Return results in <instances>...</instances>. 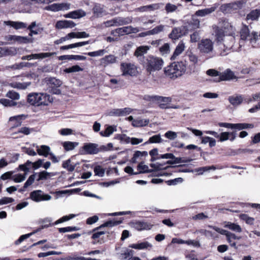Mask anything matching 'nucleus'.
Wrapping results in <instances>:
<instances>
[{"mask_svg": "<svg viewBox=\"0 0 260 260\" xmlns=\"http://www.w3.org/2000/svg\"><path fill=\"white\" fill-rule=\"evenodd\" d=\"M133 227L137 230H150L152 225L144 221H136L132 223Z\"/></svg>", "mask_w": 260, "mask_h": 260, "instance_id": "obj_22", "label": "nucleus"}, {"mask_svg": "<svg viewBox=\"0 0 260 260\" xmlns=\"http://www.w3.org/2000/svg\"><path fill=\"white\" fill-rule=\"evenodd\" d=\"M213 29L215 35V40L217 43H221L223 41V38L224 37V32L222 28H220L219 26L216 25H213Z\"/></svg>", "mask_w": 260, "mask_h": 260, "instance_id": "obj_15", "label": "nucleus"}, {"mask_svg": "<svg viewBox=\"0 0 260 260\" xmlns=\"http://www.w3.org/2000/svg\"><path fill=\"white\" fill-rule=\"evenodd\" d=\"M0 103L5 107H13L17 105L16 102L6 99H0Z\"/></svg>", "mask_w": 260, "mask_h": 260, "instance_id": "obj_47", "label": "nucleus"}, {"mask_svg": "<svg viewBox=\"0 0 260 260\" xmlns=\"http://www.w3.org/2000/svg\"><path fill=\"white\" fill-rule=\"evenodd\" d=\"M184 50H175L173 54L171 57V60H175L182 57V59L185 58L186 53L183 52ZM184 60L183 59H182Z\"/></svg>", "mask_w": 260, "mask_h": 260, "instance_id": "obj_37", "label": "nucleus"}, {"mask_svg": "<svg viewBox=\"0 0 260 260\" xmlns=\"http://www.w3.org/2000/svg\"><path fill=\"white\" fill-rule=\"evenodd\" d=\"M121 70L123 76H137L139 73L137 67L131 63H122Z\"/></svg>", "mask_w": 260, "mask_h": 260, "instance_id": "obj_5", "label": "nucleus"}, {"mask_svg": "<svg viewBox=\"0 0 260 260\" xmlns=\"http://www.w3.org/2000/svg\"><path fill=\"white\" fill-rule=\"evenodd\" d=\"M30 198L36 202H40L49 201L52 199V197L48 194L45 193L41 190H36L30 193Z\"/></svg>", "mask_w": 260, "mask_h": 260, "instance_id": "obj_6", "label": "nucleus"}, {"mask_svg": "<svg viewBox=\"0 0 260 260\" xmlns=\"http://www.w3.org/2000/svg\"><path fill=\"white\" fill-rule=\"evenodd\" d=\"M260 17V9H256L251 10L246 16L247 20L256 21Z\"/></svg>", "mask_w": 260, "mask_h": 260, "instance_id": "obj_25", "label": "nucleus"}, {"mask_svg": "<svg viewBox=\"0 0 260 260\" xmlns=\"http://www.w3.org/2000/svg\"><path fill=\"white\" fill-rule=\"evenodd\" d=\"M47 84L50 88L51 92L55 94L61 93V90L59 87L62 85V82L54 77H50L47 79Z\"/></svg>", "mask_w": 260, "mask_h": 260, "instance_id": "obj_7", "label": "nucleus"}, {"mask_svg": "<svg viewBox=\"0 0 260 260\" xmlns=\"http://www.w3.org/2000/svg\"><path fill=\"white\" fill-rule=\"evenodd\" d=\"M128 26L118 28L115 29L116 33L119 36H123L124 34H129Z\"/></svg>", "mask_w": 260, "mask_h": 260, "instance_id": "obj_53", "label": "nucleus"}, {"mask_svg": "<svg viewBox=\"0 0 260 260\" xmlns=\"http://www.w3.org/2000/svg\"><path fill=\"white\" fill-rule=\"evenodd\" d=\"M4 24L7 26H10L15 29H19L27 28V24L23 22L5 21Z\"/></svg>", "mask_w": 260, "mask_h": 260, "instance_id": "obj_21", "label": "nucleus"}, {"mask_svg": "<svg viewBox=\"0 0 260 260\" xmlns=\"http://www.w3.org/2000/svg\"><path fill=\"white\" fill-rule=\"evenodd\" d=\"M94 16L96 17H102L107 15V13L104 8V6L100 4H95L92 9Z\"/></svg>", "mask_w": 260, "mask_h": 260, "instance_id": "obj_16", "label": "nucleus"}, {"mask_svg": "<svg viewBox=\"0 0 260 260\" xmlns=\"http://www.w3.org/2000/svg\"><path fill=\"white\" fill-rule=\"evenodd\" d=\"M70 4L68 3H54L46 6L45 10L52 12H58L59 11H64L69 10Z\"/></svg>", "mask_w": 260, "mask_h": 260, "instance_id": "obj_8", "label": "nucleus"}, {"mask_svg": "<svg viewBox=\"0 0 260 260\" xmlns=\"http://www.w3.org/2000/svg\"><path fill=\"white\" fill-rule=\"evenodd\" d=\"M147 152L146 151H137L135 152V153L134 154V156L132 158V161L133 162H136L137 161V158H138L139 157L143 156L144 155H147Z\"/></svg>", "mask_w": 260, "mask_h": 260, "instance_id": "obj_58", "label": "nucleus"}, {"mask_svg": "<svg viewBox=\"0 0 260 260\" xmlns=\"http://www.w3.org/2000/svg\"><path fill=\"white\" fill-rule=\"evenodd\" d=\"M219 141L223 142L226 141L230 138V133L222 132L219 135L218 138Z\"/></svg>", "mask_w": 260, "mask_h": 260, "instance_id": "obj_64", "label": "nucleus"}, {"mask_svg": "<svg viewBox=\"0 0 260 260\" xmlns=\"http://www.w3.org/2000/svg\"><path fill=\"white\" fill-rule=\"evenodd\" d=\"M116 61V58L114 55H108L105 56L102 59V62L106 66L110 63H113Z\"/></svg>", "mask_w": 260, "mask_h": 260, "instance_id": "obj_42", "label": "nucleus"}, {"mask_svg": "<svg viewBox=\"0 0 260 260\" xmlns=\"http://www.w3.org/2000/svg\"><path fill=\"white\" fill-rule=\"evenodd\" d=\"M199 49H213V42L210 39L202 40L199 45Z\"/></svg>", "mask_w": 260, "mask_h": 260, "instance_id": "obj_32", "label": "nucleus"}, {"mask_svg": "<svg viewBox=\"0 0 260 260\" xmlns=\"http://www.w3.org/2000/svg\"><path fill=\"white\" fill-rule=\"evenodd\" d=\"M147 50H136L135 55L142 61L146 71L151 74L152 72L160 70L164 66V60L161 58L153 56H149L145 58L144 54Z\"/></svg>", "mask_w": 260, "mask_h": 260, "instance_id": "obj_1", "label": "nucleus"}, {"mask_svg": "<svg viewBox=\"0 0 260 260\" xmlns=\"http://www.w3.org/2000/svg\"><path fill=\"white\" fill-rule=\"evenodd\" d=\"M149 122L148 119H137L133 121L132 125L135 127H141L146 126Z\"/></svg>", "mask_w": 260, "mask_h": 260, "instance_id": "obj_36", "label": "nucleus"}, {"mask_svg": "<svg viewBox=\"0 0 260 260\" xmlns=\"http://www.w3.org/2000/svg\"><path fill=\"white\" fill-rule=\"evenodd\" d=\"M134 251L127 248H124L120 253L119 257L122 259H125L133 255Z\"/></svg>", "mask_w": 260, "mask_h": 260, "instance_id": "obj_34", "label": "nucleus"}, {"mask_svg": "<svg viewBox=\"0 0 260 260\" xmlns=\"http://www.w3.org/2000/svg\"><path fill=\"white\" fill-rule=\"evenodd\" d=\"M178 133L173 131H169L165 134V137L170 140H174L177 137Z\"/></svg>", "mask_w": 260, "mask_h": 260, "instance_id": "obj_54", "label": "nucleus"}, {"mask_svg": "<svg viewBox=\"0 0 260 260\" xmlns=\"http://www.w3.org/2000/svg\"><path fill=\"white\" fill-rule=\"evenodd\" d=\"M7 41H13L18 44H25L29 42L30 39L27 37H22L16 35H9L6 37Z\"/></svg>", "mask_w": 260, "mask_h": 260, "instance_id": "obj_11", "label": "nucleus"}, {"mask_svg": "<svg viewBox=\"0 0 260 260\" xmlns=\"http://www.w3.org/2000/svg\"><path fill=\"white\" fill-rule=\"evenodd\" d=\"M219 25L218 26L220 27V28H222L226 33L229 32V34H230L233 32V26L228 20L225 19L220 20L219 22Z\"/></svg>", "mask_w": 260, "mask_h": 260, "instance_id": "obj_24", "label": "nucleus"}, {"mask_svg": "<svg viewBox=\"0 0 260 260\" xmlns=\"http://www.w3.org/2000/svg\"><path fill=\"white\" fill-rule=\"evenodd\" d=\"M218 4H214L212 7L198 10L196 12L195 15L199 17H204L214 12L218 7Z\"/></svg>", "mask_w": 260, "mask_h": 260, "instance_id": "obj_17", "label": "nucleus"}, {"mask_svg": "<svg viewBox=\"0 0 260 260\" xmlns=\"http://www.w3.org/2000/svg\"><path fill=\"white\" fill-rule=\"evenodd\" d=\"M243 100L244 98L242 94H236L228 98L229 103L235 107L240 105L243 103Z\"/></svg>", "mask_w": 260, "mask_h": 260, "instance_id": "obj_12", "label": "nucleus"}, {"mask_svg": "<svg viewBox=\"0 0 260 260\" xmlns=\"http://www.w3.org/2000/svg\"><path fill=\"white\" fill-rule=\"evenodd\" d=\"M6 96L8 98L11 99L13 101L14 100H18L20 99V94L14 90L8 91Z\"/></svg>", "mask_w": 260, "mask_h": 260, "instance_id": "obj_46", "label": "nucleus"}, {"mask_svg": "<svg viewBox=\"0 0 260 260\" xmlns=\"http://www.w3.org/2000/svg\"><path fill=\"white\" fill-rule=\"evenodd\" d=\"M37 152L40 155L47 157L50 153V148L47 145H41L40 147L37 146Z\"/></svg>", "mask_w": 260, "mask_h": 260, "instance_id": "obj_27", "label": "nucleus"}, {"mask_svg": "<svg viewBox=\"0 0 260 260\" xmlns=\"http://www.w3.org/2000/svg\"><path fill=\"white\" fill-rule=\"evenodd\" d=\"M16 50H0V57L6 55H13L16 53Z\"/></svg>", "mask_w": 260, "mask_h": 260, "instance_id": "obj_59", "label": "nucleus"}, {"mask_svg": "<svg viewBox=\"0 0 260 260\" xmlns=\"http://www.w3.org/2000/svg\"><path fill=\"white\" fill-rule=\"evenodd\" d=\"M52 100L51 96L46 93H31L27 96L28 102L35 106L47 105L48 103L51 102Z\"/></svg>", "mask_w": 260, "mask_h": 260, "instance_id": "obj_3", "label": "nucleus"}, {"mask_svg": "<svg viewBox=\"0 0 260 260\" xmlns=\"http://www.w3.org/2000/svg\"><path fill=\"white\" fill-rule=\"evenodd\" d=\"M30 85V82H16L15 83H13L12 84V87L15 88H17L19 89H26L28 86Z\"/></svg>", "mask_w": 260, "mask_h": 260, "instance_id": "obj_44", "label": "nucleus"}, {"mask_svg": "<svg viewBox=\"0 0 260 260\" xmlns=\"http://www.w3.org/2000/svg\"><path fill=\"white\" fill-rule=\"evenodd\" d=\"M78 229L76 226H67L65 228H60L58 229L59 233H66L73 231H76Z\"/></svg>", "mask_w": 260, "mask_h": 260, "instance_id": "obj_60", "label": "nucleus"}, {"mask_svg": "<svg viewBox=\"0 0 260 260\" xmlns=\"http://www.w3.org/2000/svg\"><path fill=\"white\" fill-rule=\"evenodd\" d=\"M186 71V61L183 60L174 62L164 69L165 75L172 79L182 76Z\"/></svg>", "mask_w": 260, "mask_h": 260, "instance_id": "obj_2", "label": "nucleus"}, {"mask_svg": "<svg viewBox=\"0 0 260 260\" xmlns=\"http://www.w3.org/2000/svg\"><path fill=\"white\" fill-rule=\"evenodd\" d=\"M76 23L72 20H59L56 22L55 27L57 29L73 28L76 26Z\"/></svg>", "mask_w": 260, "mask_h": 260, "instance_id": "obj_14", "label": "nucleus"}, {"mask_svg": "<svg viewBox=\"0 0 260 260\" xmlns=\"http://www.w3.org/2000/svg\"><path fill=\"white\" fill-rule=\"evenodd\" d=\"M75 217V215L73 214H70L69 215L64 216L58 219L54 222V224H57L67 221H68Z\"/></svg>", "mask_w": 260, "mask_h": 260, "instance_id": "obj_50", "label": "nucleus"}, {"mask_svg": "<svg viewBox=\"0 0 260 260\" xmlns=\"http://www.w3.org/2000/svg\"><path fill=\"white\" fill-rule=\"evenodd\" d=\"M82 70L83 69L81 68L80 66H79L78 65H75L71 67L66 68L63 70V72L66 73H71L82 71Z\"/></svg>", "mask_w": 260, "mask_h": 260, "instance_id": "obj_45", "label": "nucleus"}, {"mask_svg": "<svg viewBox=\"0 0 260 260\" xmlns=\"http://www.w3.org/2000/svg\"><path fill=\"white\" fill-rule=\"evenodd\" d=\"M215 50H202L201 52L203 55L205 56V59L210 58L216 55Z\"/></svg>", "mask_w": 260, "mask_h": 260, "instance_id": "obj_43", "label": "nucleus"}, {"mask_svg": "<svg viewBox=\"0 0 260 260\" xmlns=\"http://www.w3.org/2000/svg\"><path fill=\"white\" fill-rule=\"evenodd\" d=\"M36 174L35 173L29 177L27 181L24 183V188H27L29 186L31 185L34 183L35 179L36 178Z\"/></svg>", "mask_w": 260, "mask_h": 260, "instance_id": "obj_62", "label": "nucleus"}, {"mask_svg": "<svg viewBox=\"0 0 260 260\" xmlns=\"http://www.w3.org/2000/svg\"><path fill=\"white\" fill-rule=\"evenodd\" d=\"M238 5L236 3H228L222 5L220 7V10L223 13H231L232 11L237 10Z\"/></svg>", "mask_w": 260, "mask_h": 260, "instance_id": "obj_18", "label": "nucleus"}, {"mask_svg": "<svg viewBox=\"0 0 260 260\" xmlns=\"http://www.w3.org/2000/svg\"><path fill=\"white\" fill-rule=\"evenodd\" d=\"M89 41H82L81 42L75 43L68 45L61 46L60 49H72L73 48H77L82 47L83 45L88 44Z\"/></svg>", "mask_w": 260, "mask_h": 260, "instance_id": "obj_35", "label": "nucleus"}, {"mask_svg": "<svg viewBox=\"0 0 260 260\" xmlns=\"http://www.w3.org/2000/svg\"><path fill=\"white\" fill-rule=\"evenodd\" d=\"M50 173L45 171L40 172L38 174V178L37 179V180L40 181L41 180H46L50 176Z\"/></svg>", "mask_w": 260, "mask_h": 260, "instance_id": "obj_51", "label": "nucleus"}, {"mask_svg": "<svg viewBox=\"0 0 260 260\" xmlns=\"http://www.w3.org/2000/svg\"><path fill=\"white\" fill-rule=\"evenodd\" d=\"M98 145L94 143H86L83 148L87 154H96L99 151Z\"/></svg>", "mask_w": 260, "mask_h": 260, "instance_id": "obj_19", "label": "nucleus"}, {"mask_svg": "<svg viewBox=\"0 0 260 260\" xmlns=\"http://www.w3.org/2000/svg\"><path fill=\"white\" fill-rule=\"evenodd\" d=\"M185 58L184 59H183L184 60V61L185 60L186 61V59L187 58H188L189 61L192 62L193 64H196L198 61V58L197 57V56L192 54L191 52H187V53H186V55L185 56Z\"/></svg>", "mask_w": 260, "mask_h": 260, "instance_id": "obj_40", "label": "nucleus"}, {"mask_svg": "<svg viewBox=\"0 0 260 260\" xmlns=\"http://www.w3.org/2000/svg\"><path fill=\"white\" fill-rule=\"evenodd\" d=\"M172 243H177V244H186L187 245H190V244H193V241L192 240L184 241L182 239L175 238L172 239Z\"/></svg>", "mask_w": 260, "mask_h": 260, "instance_id": "obj_52", "label": "nucleus"}, {"mask_svg": "<svg viewBox=\"0 0 260 260\" xmlns=\"http://www.w3.org/2000/svg\"><path fill=\"white\" fill-rule=\"evenodd\" d=\"M217 233H216L214 232L207 230L206 237L213 240H217L219 237V235Z\"/></svg>", "mask_w": 260, "mask_h": 260, "instance_id": "obj_61", "label": "nucleus"}, {"mask_svg": "<svg viewBox=\"0 0 260 260\" xmlns=\"http://www.w3.org/2000/svg\"><path fill=\"white\" fill-rule=\"evenodd\" d=\"M240 37L242 40H246L250 37L249 29L246 25H243L240 30Z\"/></svg>", "mask_w": 260, "mask_h": 260, "instance_id": "obj_30", "label": "nucleus"}, {"mask_svg": "<svg viewBox=\"0 0 260 260\" xmlns=\"http://www.w3.org/2000/svg\"><path fill=\"white\" fill-rule=\"evenodd\" d=\"M152 245L148 242H143L139 243L130 244L128 247L135 249L142 250L148 247H152Z\"/></svg>", "mask_w": 260, "mask_h": 260, "instance_id": "obj_26", "label": "nucleus"}, {"mask_svg": "<svg viewBox=\"0 0 260 260\" xmlns=\"http://www.w3.org/2000/svg\"><path fill=\"white\" fill-rule=\"evenodd\" d=\"M240 217L241 219L245 221L246 223L249 224H253L254 222V218L248 216L247 214H242L240 215Z\"/></svg>", "mask_w": 260, "mask_h": 260, "instance_id": "obj_55", "label": "nucleus"}, {"mask_svg": "<svg viewBox=\"0 0 260 260\" xmlns=\"http://www.w3.org/2000/svg\"><path fill=\"white\" fill-rule=\"evenodd\" d=\"M114 128L112 126H109L106 128L104 132H101L100 134L103 136L109 137L114 132Z\"/></svg>", "mask_w": 260, "mask_h": 260, "instance_id": "obj_57", "label": "nucleus"}, {"mask_svg": "<svg viewBox=\"0 0 260 260\" xmlns=\"http://www.w3.org/2000/svg\"><path fill=\"white\" fill-rule=\"evenodd\" d=\"M182 36L180 28H174L169 35L170 38L174 40L178 39Z\"/></svg>", "mask_w": 260, "mask_h": 260, "instance_id": "obj_39", "label": "nucleus"}, {"mask_svg": "<svg viewBox=\"0 0 260 260\" xmlns=\"http://www.w3.org/2000/svg\"><path fill=\"white\" fill-rule=\"evenodd\" d=\"M115 22L116 26L123 25L129 24L132 22V19L129 17H118L115 18Z\"/></svg>", "mask_w": 260, "mask_h": 260, "instance_id": "obj_29", "label": "nucleus"}, {"mask_svg": "<svg viewBox=\"0 0 260 260\" xmlns=\"http://www.w3.org/2000/svg\"><path fill=\"white\" fill-rule=\"evenodd\" d=\"M146 99L156 102L158 105L159 107L162 109H167L168 108L167 104L171 102V98L159 95H148Z\"/></svg>", "mask_w": 260, "mask_h": 260, "instance_id": "obj_4", "label": "nucleus"}, {"mask_svg": "<svg viewBox=\"0 0 260 260\" xmlns=\"http://www.w3.org/2000/svg\"><path fill=\"white\" fill-rule=\"evenodd\" d=\"M177 9V7L173 4L168 3L165 6V10L168 13L173 12Z\"/></svg>", "mask_w": 260, "mask_h": 260, "instance_id": "obj_63", "label": "nucleus"}, {"mask_svg": "<svg viewBox=\"0 0 260 260\" xmlns=\"http://www.w3.org/2000/svg\"><path fill=\"white\" fill-rule=\"evenodd\" d=\"M94 173L95 175L103 177L105 174V170L100 166H97L94 168Z\"/></svg>", "mask_w": 260, "mask_h": 260, "instance_id": "obj_56", "label": "nucleus"}, {"mask_svg": "<svg viewBox=\"0 0 260 260\" xmlns=\"http://www.w3.org/2000/svg\"><path fill=\"white\" fill-rule=\"evenodd\" d=\"M78 142H72L70 141H66L63 143L62 146L66 151H71L73 150L78 145Z\"/></svg>", "mask_w": 260, "mask_h": 260, "instance_id": "obj_38", "label": "nucleus"}, {"mask_svg": "<svg viewBox=\"0 0 260 260\" xmlns=\"http://www.w3.org/2000/svg\"><path fill=\"white\" fill-rule=\"evenodd\" d=\"M218 125L220 127H224L231 129H238L239 125L238 123H230L225 122H219Z\"/></svg>", "mask_w": 260, "mask_h": 260, "instance_id": "obj_48", "label": "nucleus"}, {"mask_svg": "<svg viewBox=\"0 0 260 260\" xmlns=\"http://www.w3.org/2000/svg\"><path fill=\"white\" fill-rule=\"evenodd\" d=\"M76 164H72L70 159L64 161L62 164V167L69 172H73L75 168Z\"/></svg>", "mask_w": 260, "mask_h": 260, "instance_id": "obj_41", "label": "nucleus"}, {"mask_svg": "<svg viewBox=\"0 0 260 260\" xmlns=\"http://www.w3.org/2000/svg\"><path fill=\"white\" fill-rule=\"evenodd\" d=\"M138 170H139V172L138 174L140 173H145L151 172V171L148 169V167L147 165H144L143 163H140L138 167Z\"/></svg>", "mask_w": 260, "mask_h": 260, "instance_id": "obj_49", "label": "nucleus"}, {"mask_svg": "<svg viewBox=\"0 0 260 260\" xmlns=\"http://www.w3.org/2000/svg\"><path fill=\"white\" fill-rule=\"evenodd\" d=\"M54 53H35L32 54L30 55L23 56L22 57V59L23 60H31V59H37L39 58H44L46 57H50L53 55H54Z\"/></svg>", "mask_w": 260, "mask_h": 260, "instance_id": "obj_13", "label": "nucleus"}, {"mask_svg": "<svg viewBox=\"0 0 260 260\" xmlns=\"http://www.w3.org/2000/svg\"><path fill=\"white\" fill-rule=\"evenodd\" d=\"M37 26L36 22L34 21L27 27V29L30 31L29 36H32L34 35H38L43 30V28H38L34 29V28Z\"/></svg>", "mask_w": 260, "mask_h": 260, "instance_id": "obj_28", "label": "nucleus"}, {"mask_svg": "<svg viewBox=\"0 0 260 260\" xmlns=\"http://www.w3.org/2000/svg\"><path fill=\"white\" fill-rule=\"evenodd\" d=\"M86 13L82 9H79L71 12L64 15L65 18H70L72 19H78L84 17Z\"/></svg>", "mask_w": 260, "mask_h": 260, "instance_id": "obj_20", "label": "nucleus"}, {"mask_svg": "<svg viewBox=\"0 0 260 260\" xmlns=\"http://www.w3.org/2000/svg\"><path fill=\"white\" fill-rule=\"evenodd\" d=\"M26 118V116L22 114V115H18L14 116H12L10 117L9 121H15L16 123L14 125V126H20L21 124L22 123V120Z\"/></svg>", "mask_w": 260, "mask_h": 260, "instance_id": "obj_33", "label": "nucleus"}, {"mask_svg": "<svg viewBox=\"0 0 260 260\" xmlns=\"http://www.w3.org/2000/svg\"><path fill=\"white\" fill-rule=\"evenodd\" d=\"M223 224L224 228H227L233 232L239 233L242 232V228L237 223L232 222L230 221H224L223 222Z\"/></svg>", "mask_w": 260, "mask_h": 260, "instance_id": "obj_23", "label": "nucleus"}, {"mask_svg": "<svg viewBox=\"0 0 260 260\" xmlns=\"http://www.w3.org/2000/svg\"><path fill=\"white\" fill-rule=\"evenodd\" d=\"M207 227L209 229H212L215 231L216 233L220 234L222 235H225L226 237V239L229 243H231L233 241V238L231 236L232 235V233L226 231L225 230L221 229L216 226H213L212 225H208Z\"/></svg>", "mask_w": 260, "mask_h": 260, "instance_id": "obj_10", "label": "nucleus"}, {"mask_svg": "<svg viewBox=\"0 0 260 260\" xmlns=\"http://www.w3.org/2000/svg\"><path fill=\"white\" fill-rule=\"evenodd\" d=\"M164 142L160 134L154 135L149 138L148 140L144 143V145H147L152 143H161Z\"/></svg>", "mask_w": 260, "mask_h": 260, "instance_id": "obj_31", "label": "nucleus"}, {"mask_svg": "<svg viewBox=\"0 0 260 260\" xmlns=\"http://www.w3.org/2000/svg\"><path fill=\"white\" fill-rule=\"evenodd\" d=\"M237 79L234 73L230 69H228L223 72L220 73V77H218L217 82L221 81H230L233 79Z\"/></svg>", "mask_w": 260, "mask_h": 260, "instance_id": "obj_9", "label": "nucleus"}]
</instances>
